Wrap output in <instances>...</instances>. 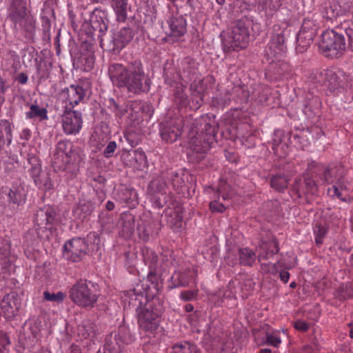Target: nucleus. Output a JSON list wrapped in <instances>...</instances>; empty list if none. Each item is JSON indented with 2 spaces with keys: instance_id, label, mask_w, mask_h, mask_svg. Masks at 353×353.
Wrapping results in <instances>:
<instances>
[{
  "instance_id": "nucleus-11",
  "label": "nucleus",
  "mask_w": 353,
  "mask_h": 353,
  "mask_svg": "<svg viewBox=\"0 0 353 353\" xmlns=\"http://www.w3.org/2000/svg\"><path fill=\"white\" fill-rule=\"evenodd\" d=\"M88 245L81 238H74L64 245L63 256L69 261L77 262L85 255Z\"/></svg>"
},
{
  "instance_id": "nucleus-50",
  "label": "nucleus",
  "mask_w": 353,
  "mask_h": 353,
  "mask_svg": "<svg viewBox=\"0 0 353 353\" xmlns=\"http://www.w3.org/2000/svg\"><path fill=\"white\" fill-rule=\"evenodd\" d=\"M261 267L262 270L265 272H268V273L274 274L277 272L276 264H270V263H261Z\"/></svg>"
},
{
  "instance_id": "nucleus-21",
  "label": "nucleus",
  "mask_w": 353,
  "mask_h": 353,
  "mask_svg": "<svg viewBox=\"0 0 353 353\" xmlns=\"http://www.w3.org/2000/svg\"><path fill=\"white\" fill-rule=\"evenodd\" d=\"M110 5L116 15L117 21L125 22L127 20L128 12L131 10L128 0H111Z\"/></svg>"
},
{
  "instance_id": "nucleus-35",
  "label": "nucleus",
  "mask_w": 353,
  "mask_h": 353,
  "mask_svg": "<svg viewBox=\"0 0 353 353\" xmlns=\"http://www.w3.org/2000/svg\"><path fill=\"white\" fill-rule=\"evenodd\" d=\"M319 28V23L316 22V19L307 18L304 19L300 31L303 32H311L316 34Z\"/></svg>"
},
{
  "instance_id": "nucleus-49",
  "label": "nucleus",
  "mask_w": 353,
  "mask_h": 353,
  "mask_svg": "<svg viewBox=\"0 0 353 353\" xmlns=\"http://www.w3.org/2000/svg\"><path fill=\"white\" fill-rule=\"evenodd\" d=\"M117 148V143L115 141H110L105 147L103 154L105 157L109 158L112 156Z\"/></svg>"
},
{
  "instance_id": "nucleus-36",
  "label": "nucleus",
  "mask_w": 353,
  "mask_h": 353,
  "mask_svg": "<svg viewBox=\"0 0 353 353\" xmlns=\"http://www.w3.org/2000/svg\"><path fill=\"white\" fill-rule=\"evenodd\" d=\"M339 168H343L341 165H332L330 166L324 173L323 179L327 184H334L337 181L338 173L331 172L334 170H339Z\"/></svg>"
},
{
  "instance_id": "nucleus-2",
  "label": "nucleus",
  "mask_w": 353,
  "mask_h": 353,
  "mask_svg": "<svg viewBox=\"0 0 353 353\" xmlns=\"http://www.w3.org/2000/svg\"><path fill=\"white\" fill-rule=\"evenodd\" d=\"M190 127L188 130V147L196 153H205L211 148L214 140V129L207 117H201L193 121L187 120Z\"/></svg>"
},
{
  "instance_id": "nucleus-31",
  "label": "nucleus",
  "mask_w": 353,
  "mask_h": 353,
  "mask_svg": "<svg viewBox=\"0 0 353 353\" xmlns=\"http://www.w3.org/2000/svg\"><path fill=\"white\" fill-rule=\"evenodd\" d=\"M240 263L251 266L256 260L255 253L250 248H244L239 250Z\"/></svg>"
},
{
  "instance_id": "nucleus-20",
  "label": "nucleus",
  "mask_w": 353,
  "mask_h": 353,
  "mask_svg": "<svg viewBox=\"0 0 353 353\" xmlns=\"http://www.w3.org/2000/svg\"><path fill=\"white\" fill-rule=\"evenodd\" d=\"M331 172L338 173V176L337 181H336L335 183L327 189V194L332 197H337L338 199L345 201L346 199L343 197V195L345 192L347 191V187L343 179L345 175V169L339 168L338 171L337 170H334Z\"/></svg>"
},
{
  "instance_id": "nucleus-22",
  "label": "nucleus",
  "mask_w": 353,
  "mask_h": 353,
  "mask_svg": "<svg viewBox=\"0 0 353 353\" xmlns=\"http://www.w3.org/2000/svg\"><path fill=\"white\" fill-rule=\"evenodd\" d=\"M19 307L17 300L13 296L9 294L3 296L1 302V309L6 319H11L14 317L17 314Z\"/></svg>"
},
{
  "instance_id": "nucleus-3",
  "label": "nucleus",
  "mask_w": 353,
  "mask_h": 353,
  "mask_svg": "<svg viewBox=\"0 0 353 353\" xmlns=\"http://www.w3.org/2000/svg\"><path fill=\"white\" fill-rule=\"evenodd\" d=\"M285 32V28L274 25L273 34L265 50L267 61L272 69L277 70L278 74H284L288 68V63L283 60L287 50Z\"/></svg>"
},
{
  "instance_id": "nucleus-30",
  "label": "nucleus",
  "mask_w": 353,
  "mask_h": 353,
  "mask_svg": "<svg viewBox=\"0 0 353 353\" xmlns=\"http://www.w3.org/2000/svg\"><path fill=\"white\" fill-rule=\"evenodd\" d=\"M27 119L37 117L40 121L48 119V111L45 108H41L37 104H32L30 106V110L26 113Z\"/></svg>"
},
{
  "instance_id": "nucleus-1",
  "label": "nucleus",
  "mask_w": 353,
  "mask_h": 353,
  "mask_svg": "<svg viewBox=\"0 0 353 353\" xmlns=\"http://www.w3.org/2000/svg\"><path fill=\"white\" fill-rule=\"evenodd\" d=\"M108 75L114 85L133 94L147 92L150 88V80L140 61H132L127 65L112 63L108 68Z\"/></svg>"
},
{
  "instance_id": "nucleus-5",
  "label": "nucleus",
  "mask_w": 353,
  "mask_h": 353,
  "mask_svg": "<svg viewBox=\"0 0 353 353\" xmlns=\"http://www.w3.org/2000/svg\"><path fill=\"white\" fill-rule=\"evenodd\" d=\"M253 21L248 18L237 21L223 39V45L228 50H238L245 48L250 38V29Z\"/></svg>"
},
{
  "instance_id": "nucleus-44",
  "label": "nucleus",
  "mask_w": 353,
  "mask_h": 353,
  "mask_svg": "<svg viewBox=\"0 0 353 353\" xmlns=\"http://www.w3.org/2000/svg\"><path fill=\"white\" fill-rule=\"evenodd\" d=\"M198 294V290H185L183 291L180 294V298L183 301H192L193 299H195Z\"/></svg>"
},
{
  "instance_id": "nucleus-16",
  "label": "nucleus",
  "mask_w": 353,
  "mask_h": 353,
  "mask_svg": "<svg viewBox=\"0 0 353 353\" xmlns=\"http://www.w3.org/2000/svg\"><path fill=\"white\" fill-rule=\"evenodd\" d=\"M133 341L132 335L125 327H120L114 336V342L105 344V350L109 353H121L125 345Z\"/></svg>"
},
{
  "instance_id": "nucleus-53",
  "label": "nucleus",
  "mask_w": 353,
  "mask_h": 353,
  "mask_svg": "<svg viewBox=\"0 0 353 353\" xmlns=\"http://www.w3.org/2000/svg\"><path fill=\"white\" fill-rule=\"evenodd\" d=\"M134 155L136 159H139L143 163L146 162V155L143 151L137 150L134 151Z\"/></svg>"
},
{
  "instance_id": "nucleus-9",
  "label": "nucleus",
  "mask_w": 353,
  "mask_h": 353,
  "mask_svg": "<svg viewBox=\"0 0 353 353\" xmlns=\"http://www.w3.org/2000/svg\"><path fill=\"white\" fill-rule=\"evenodd\" d=\"M56 212L50 206H45L37 210L35 215V226L39 238L44 236L46 230H51L54 225Z\"/></svg>"
},
{
  "instance_id": "nucleus-10",
  "label": "nucleus",
  "mask_w": 353,
  "mask_h": 353,
  "mask_svg": "<svg viewBox=\"0 0 353 353\" xmlns=\"http://www.w3.org/2000/svg\"><path fill=\"white\" fill-rule=\"evenodd\" d=\"M82 114L76 110L65 108L61 116L63 131L67 135H76L82 128Z\"/></svg>"
},
{
  "instance_id": "nucleus-60",
  "label": "nucleus",
  "mask_w": 353,
  "mask_h": 353,
  "mask_svg": "<svg viewBox=\"0 0 353 353\" xmlns=\"http://www.w3.org/2000/svg\"><path fill=\"white\" fill-rule=\"evenodd\" d=\"M114 208V204L113 202L110 201H108L106 203V208L108 210H113Z\"/></svg>"
},
{
  "instance_id": "nucleus-34",
  "label": "nucleus",
  "mask_w": 353,
  "mask_h": 353,
  "mask_svg": "<svg viewBox=\"0 0 353 353\" xmlns=\"http://www.w3.org/2000/svg\"><path fill=\"white\" fill-rule=\"evenodd\" d=\"M272 150L276 156L283 158L288 154V146L285 143L274 139L272 143Z\"/></svg>"
},
{
  "instance_id": "nucleus-57",
  "label": "nucleus",
  "mask_w": 353,
  "mask_h": 353,
  "mask_svg": "<svg viewBox=\"0 0 353 353\" xmlns=\"http://www.w3.org/2000/svg\"><path fill=\"white\" fill-rule=\"evenodd\" d=\"M313 103H314L316 106L319 105V100L318 97H312V101H308L306 103V107L312 109L314 106Z\"/></svg>"
},
{
  "instance_id": "nucleus-46",
  "label": "nucleus",
  "mask_w": 353,
  "mask_h": 353,
  "mask_svg": "<svg viewBox=\"0 0 353 353\" xmlns=\"http://www.w3.org/2000/svg\"><path fill=\"white\" fill-rule=\"evenodd\" d=\"M292 323L296 330L302 332L307 331L310 327V324L301 319H297Z\"/></svg>"
},
{
  "instance_id": "nucleus-26",
  "label": "nucleus",
  "mask_w": 353,
  "mask_h": 353,
  "mask_svg": "<svg viewBox=\"0 0 353 353\" xmlns=\"http://www.w3.org/2000/svg\"><path fill=\"white\" fill-rule=\"evenodd\" d=\"M328 225L323 219H316L313 223V233L316 244H321L327 233Z\"/></svg>"
},
{
  "instance_id": "nucleus-47",
  "label": "nucleus",
  "mask_w": 353,
  "mask_h": 353,
  "mask_svg": "<svg viewBox=\"0 0 353 353\" xmlns=\"http://www.w3.org/2000/svg\"><path fill=\"white\" fill-rule=\"evenodd\" d=\"M124 194L126 196H129V197L125 199V203H130L131 202L137 201L138 194L134 189H125Z\"/></svg>"
},
{
  "instance_id": "nucleus-43",
  "label": "nucleus",
  "mask_w": 353,
  "mask_h": 353,
  "mask_svg": "<svg viewBox=\"0 0 353 353\" xmlns=\"http://www.w3.org/2000/svg\"><path fill=\"white\" fill-rule=\"evenodd\" d=\"M88 241L92 244L91 250L92 251L97 250L100 244V239L96 232H91L88 235Z\"/></svg>"
},
{
  "instance_id": "nucleus-39",
  "label": "nucleus",
  "mask_w": 353,
  "mask_h": 353,
  "mask_svg": "<svg viewBox=\"0 0 353 353\" xmlns=\"http://www.w3.org/2000/svg\"><path fill=\"white\" fill-rule=\"evenodd\" d=\"M43 294L44 300L58 304L62 303L66 297V294L63 292L51 293L48 291H45Z\"/></svg>"
},
{
  "instance_id": "nucleus-58",
  "label": "nucleus",
  "mask_w": 353,
  "mask_h": 353,
  "mask_svg": "<svg viewBox=\"0 0 353 353\" xmlns=\"http://www.w3.org/2000/svg\"><path fill=\"white\" fill-rule=\"evenodd\" d=\"M305 184L307 186H309L310 188H312L316 186L315 182L310 178H306L305 179Z\"/></svg>"
},
{
  "instance_id": "nucleus-14",
  "label": "nucleus",
  "mask_w": 353,
  "mask_h": 353,
  "mask_svg": "<svg viewBox=\"0 0 353 353\" xmlns=\"http://www.w3.org/2000/svg\"><path fill=\"white\" fill-rule=\"evenodd\" d=\"M184 121L181 118L167 122L161 128V137L166 142H174L182 134Z\"/></svg>"
},
{
  "instance_id": "nucleus-28",
  "label": "nucleus",
  "mask_w": 353,
  "mask_h": 353,
  "mask_svg": "<svg viewBox=\"0 0 353 353\" xmlns=\"http://www.w3.org/2000/svg\"><path fill=\"white\" fill-rule=\"evenodd\" d=\"M321 14L327 20H333L341 15L335 2H325L321 6Z\"/></svg>"
},
{
  "instance_id": "nucleus-55",
  "label": "nucleus",
  "mask_w": 353,
  "mask_h": 353,
  "mask_svg": "<svg viewBox=\"0 0 353 353\" xmlns=\"http://www.w3.org/2000/svg\"><path fill=\"white\" fill-rule=\"evenodd\" d=\"M31 137V131L28 128H24L22 130L20 134V138L21 139L28 141Z\"/></svg>"
},
{
  "instance_id": "nucleus-32",
  "label": "nucleus",
  "mask_w": 353,
  "mask_h": 353,
  "mask_svg": "<svg viewBox=\"0 0 353 353\" xmlns=\"http://www.w3.org/2000/svg\"><path fill=\"white\" fill-rule=\"evenodd\" d=\"M170 353H198V351L196 345L183 341L173 345Z\"/></svg>"
},
{
  "instance_id": "nucleus-51",
  "label": "nucleus",
  "mask_w": 353,
  "mask_h": 353,
  "mask_svg": "<svg viewBox=\"0 0 353 353\" xmlns=\"http://www.w3.org/2000/svg\"><path fill=\"white\" fill-rule=\"evenodd\" d=\"M183 276H184L183 274H181L179 273H176L174 275H173V276H172L173 279L176 280V279H179V282L177 284L175 285V287L185 286L188 284V281L185 280L183 279Z\"/></svg>"
},
{
  "instance_id": "nucleus-25",
  "label": "nucleus",
  "mask_w": 353,
  "mask_h": 353,
  "mask_svg": "<svg viewBox=\"0 0 353 353\" xmlns=\"http://www.w3.org/2000/svg\"><path fill=\"white\" fill-rule=\"evenodd\" d=\"M134 34L131 28L124 27L114 33L113 40L117 48H123L133 38Z\"/></svg>"
},
{
  "instance_id": "nucleus-61",
  "label": "nucleus",
  "mask_w": 353,
  "mask_h": 353,
  "mask_svg": "<svg viewBox=\"0 0 353 353\" xmlns=\"http://www.w3.org/2000/svg\"><path fill=\"white\" fill-rule=\"evenodd\" d=\"M303 36H306V37L310 38L311 39H314V37L316 36L315 34L311 33V32H303Z\"/></svg>"
},
{
  "instance_id": "nucleus-27",
  "label": "nucleus",
  "mask_w": 353,
  "mask_h": 353,
  "mask_svg": "<svg viewBox=\"0 0 353 353\" xmlns=\"http://www.w3.org/2000/svg\"><path fill=\"white\" fill-rule=\"evenodd\" d=\"M12 125L7 120L0 121V152L3 148L5 143L8 145L12 143Z\"/></svg>"
},
{
  "instance_id": "nucleus-13",
  "label": "nucleus",
  "mask_w": 353,
  "mask_h": 353,
  "mask_svg": "<svg viewBox=\"0 0 353 353\" xmlns=\"http://www.w3.org/2000/svg\"><path fill=\"white\" fill-rule=\"evenodd\" d=\"M150 199L155 208H163L165 203V194L167 186L163 179H156L152 180L148 187Z\"/></svg>"
},
{
  "instance_id": "nucleus-29",
  "label": "nucleus",
  "mask_w": 353,
  "mask_h": 353,
  "mask_svg": "<svg viewBox=\"0 0 353 353\" xmlns=\"http://www.w3.org/2000/svg\"><path fill=\"white\" fill-rule=\"evenodd\" d=\"M77 332L81 339L92 338L95 333L94 325L89 321H85L79 325Z\"/></svg>"
},
{
  "instance_id": "nucleus-56",
  "label": "nucleus",
  "mask_w": 353,
  "mask_h": 353,
  "mask_svg": "<svg viewBox=\"0 0 353 353\" xmlns=\"http://www.w3.org/2000/svg\"><path fill=\"white\" fill-rule=\"evenodd\" d=\"M280 279L284 282L287 283L290 279V273L287 271H281L279 274Z\"/></svg>"
},
{
  "instance_id": "nucleus-7",
  "label": "nucleus",
  "mask_w": 353,
  "mask_h": 353,
  "mask_svg": "<svg viewBox=\"0 0 353 353\" xmlns=\"http://www.w3.org/2000/svg\"><path fill=\"white\" fill-rule=\"evenodd\" d=\"M319 46L325 57L332 59L340 57L346 49L344 36L333 30L322 33Z\"/></svg>"
},
{
  "instance_id": "nucleus-42",
  "label": "nucleus",
  "mask_w": 353,
  "mask_h": 353,
  "mask_svg": "<svg viewBox=\"0 0 353 353\" xmlns=\"http://www.w3.org/2000/svg\"><path fill=\"white\" fill-rule=\"evenodd\" d=\"M342 26L349 39V47L353 51V22L350 24L345 23Z\"/></svg>"
},
{
  "instance_id": "nucleus-8",
  "label": "nucleus",
  "mask_w": 353,
  "mask_h": 353,
  "mask_svg": "<svg viewBox=\"0 0 353 353\" xmlns=\"http://www.w3.org/2000/svg\"><path fill=\"white\" fill-rule=\"evenodd\" d=\"M167 7L169 10L167 23L170 28L168 36L172 41H175L186 32V20L179 14L176 7L174 10V5L168 4Z\"/></svg>"
},
{
  "instance_id": "nucleus-15",
  "label": "nucleus",
  "mask_w": 353,
  "mask_h": 353,
  "mask_svg": "<svg viewBox=\"0 0 353 353\" xmlns=\"http://www.w3.org/2000/svg\"><path fill=\"white\" fill-rule=\"evenodd\" d=\"M233 195L230 185L225 182H221L219 185L217 192L214 193V198L210 203V209L212 212H223L225 210L227 203H223L217 200L221 196L224 201H229Z\"/></svg>"
},
{
  "instance_id": "nucleus-59",
  "label": "nucleus",
  "mask_w": 353,
  "mask_h": 353,
  "mask_svg": "<svg viewBox=\"0 0 353 353\" xmlns=\"http://www.w3.org/2000/svg\"><path fill=\"white\" fill-rule=\"evenodd\" d=\"M70 353H80L81 350L78 345L72 344L70 347Z\"/></svg>"
},
{
  "instance_id": "nucleus-19",
  "label": "nucleus",
  "mask_w": 353,
  "mask_h": 353,
  "mask_svg": "<svg viewBox=\"0 0 353 353\" xmlns=\"http://www.w3.org/2000/svg\"><path fill=\"white\" fill-rule=\"evenodd\" d=\"M85 95V89L80 85H72L62 92V97L72 108L79 104Z\"/></svg>"
},
{
  "instance_id": "nucleus-40",
  "label": "nucleus",
  "mask_w": 353,
  "mask_h": 353,
  "mask_svg": "<svg viewBox=\"0 0 353 353\" xmlns=\"http://www.w3.org/2000/svg\"><path fill=\"white\" fill-rule=\"evenodd\" d=\"M203 100V94L201 90L194 92L191 98V101L190 102L192 103V104H190L191 108L197 110L201 105Z\"/></svg>"
},
{
  "instance_id": "nucleus-62",
  "label": "nucleus",
  "mask_w": 353,
  "mask_h": 353,
  "mask_svg": "<svg viewBox=\"0 0 353 353\" xmlns=\"http://www.w3.org/2000/svg\"><path fill=\"white\" fill-rule=\"evenodd\" d=\"M185 309L186 312H189L193 311L194 307L192 304H187L185 306Z\"/></svg>"
},
{
  "instance_id": "nucleus-45",
  "label": "nucleus",
  "mask_w": 353,
  "mask_h": 353,
  "mask_svg": "<svg viewBox=\"0 0 353 353\" xmlns=\"http://www.w3.org/2000/svg\"><path fill=\"white\" fill-rule=\"evenodd\" d=\"M267 343L274 347H278L281 343V339L276 332L267 334Z\"/></svg>"
},
{
  "instance_id": "nucleus-37",
  "label": "nucleus",
  "mask_w": 353,
  "mask_h": 353,
  "mask_svg": "<svg viewBox=\"0 0 353 353\" xmlns=\"http://www.w3.org/2000/svg\"><path fill=\"white\" fill-rule=\"evenodd\" d=\"M288 180L286 177L276 175L271 179V186L278 191H283L288 187Z\"/></svg>"
},
{
  "instance_id": "nucleus-12",
  "label": "nucleus",
  "mask_w": 353,
  "mask_h": 353,
  "mask_svg": "<svg viewBox=\"0 0 353 353\" xmlns=\"http://www.w3.org/2000/svg\"><path fill=\"white\" fill-rule=\"evenodd\" d=\"M28 12L26 0H10L8 18L14 23L15 28L17 26L22 27V23L27 18Z\"/></svg>"
},
{
  "instance_id": "nucleus-18",
  "label": "nucleus",
  "mask_w": 353,
  "mask_h": 353,
  "mask_svg": "<svg viewBox=\"0 0 353 353\" xmlns=\"http://www.w3.org/2000/svg\"><path fill=\"white\" fill-rule=\"evenodd\" d=\"M26 200V195L21 187H14L8 189L3 188L0 190V203L4 204L6 201L9 203L20 205Z\"/></svg>"
},
{
  "instance_id": "nucleus-64",
  "label": "nucleus",
  "mask_w": 353,
  "mask_h": 353,
  "mask_svg": "<svg viewBox=\"0 0 353 353\" xmlns=\"http://www.w3.org/2000/svg\"><path fill=\"white\" fill-rule=\"evenodd\" d=\"M259 353H271V350L270 349H263V350H261Z\"/></svg>"
},
{
  "instance_id": "nucleus-33",
  "label": "nucleus",
  "mask_w": 353,
  "mask_h": 353,
  "mask_svg": "<svg viewBox=\"0 0 353 353\" xmlns=\"http://www.w3.org/2000/svg\"><path fill=\"white\" fill-rule=\"evenodd\" d=\"M312 41V39L306 37V36H303V32L299 31V33L297 34L296 37V51L299 53L304 52L307 49V48L311 45Z\"/></svg>"
},
{
  "instance_id": "nucleus-38",
  "label": "nucleus",
  "mask_w": 353,
  "mask_h": 353,
  "mask_svg": "<svg viewBox=\"0 0 353 353\" xmlns=\"http://www.w3.org/2000/svg\"><path fill=\"white\" fill-rule=\"evenodd\" d=\"M35 185L43 190H50L53 188V183L48 174L41 175L39 179H35Z\"/></svg>"
},
{
  "instance_id": "nucleus-17",
  "label": "nucleus",
  "mask_w": 353,
  "mask_h": 353,
  "mask_svg": "<svg viewBox=\"0 0 353 353\" xmlns=\"http://www.w3.org/2000/svg\"><path fill=\"white\" fill-rule=\"evenodd\" d=\"M323 76L324 77V85L331 94H335L343 85L345 76L341 70L329 69L324 71Z\"/></svg>"
},
{
  "instance_id": "nucleus-54",
  "label": "nucleus",
  "mask_w": 353,
  "mask_h": 353,
  "mask_svg": "<svg viewBox=\"0 0 353 353\" xmlns=\"http://www.w3.org/2000/svg\"><path fill=\"white\" fill-rule=\"evenodd\" d=\"M28 75L23 72L19 73L17 77L16 81L20 84H26L28 81Z\"/></svg>"
},
{
  "instance_id": "nucleus-24",
  "label": "nucleus",
  "mask_w": 353,
  "mask_h": 353,
  "mask_svg": "<svg viewBox=\"0 0 353 353\" xmlns=\"http://www.w3.org/2000/svg\"><path fill=\"white\" fill-rule=\"evenodd\" d=\"M258 252V259L260 261L262 259H268L279 252L277 242L272 240L268 242H263L256 250Z\"/></svg>"
},
{
  "instance_id": "nucleus-4",
  "label": "nucleus",
  "mask_w": 353,
  "mask_h": 353,
  "mask_svg": "<svg viewBox=\"0 0 353 353\" xmlns=\"http://www.w3.org/2000/svg\"><path fill=\"white\" fill-rule=\"evenodd\" d=\"M154 301L140 306L137 310V321L140 330L149 337H158L161 334L160 327L161 310L154 307Z\"/></svg>"
},
{
  "instance_id": "nucleus-63",
  "label": "nucleus",
  "mask_w": 353,
  "mask_h": 353,
  "mask_svg": "<svg viewBox=\"0 0 353 353\" xmlns=\"http://www.w3.org/2000/svg\"><path fill=\"white\" fill-rule=\"evenodd\" d=\"M2 340L3 341V345L10 344V340L6 335H2Z\"/></svg>"
},
{
  "instance_id": "nucleus-41",
  "label": "nucleus",
  "mask_w": 353,
  "mask_h": 353,
  "mask_svg": "<svg viewBox=\"0 0 353 353\" xmlns=\"http://www.w3.org/2000/svg\"><path fill=\"white\" fill-rule=\"evenodd\" d=\"M0 256L3 259H8L11 256V245L9 241L3 240L1 243Z\"/></svg>"
},
{
  "instance_id": "nucleus-48",
  "label": "nucleus",
  "mask_w": 353,
  "mask_h": 353,
  "mask_svg": "<svg viewBox=\"0 0 353 353\" xmlns=\"http://www.w3.org/2000/svg\"><path fill=\"white\" fill-rule=\"evenodd\" d=\"M44 174L45 173H42L41 172V166L40 164H36L30 169V174L34 179V182H35V179H39L41 177V175Z\"/></svg>"
},
{
  "instance_id": "nucleus-6",
  "label": "nucleus",
  "mask_w": 353,
  "mask_h": 353,
  "mask_svg": "<svg viewBox=\"0 0 353 353\" xmlns=\"http://www.w3.org/2000/svg\"><path fill=\"white\" fill-rule=\"evenodd\" d=\"M98 294L92 283L87 280H79L70 289L69 297L81 307H93L98 300Z\"/></svg>"
},
{
  "instance_id": "nucleus-52",
  "label": "nucleus",
  "mask_w": 353,
  "mask_h": 353,
  "mask_svg": "<svg viewBox=\"0 0 353 353\" xmlns=\"http://www.w3.org/2000/svg\"><path fill=\"white\" fill-rule=\"evenodd\" d=\"M223 347L222 343L218 339L215 341L214 345H212V347L211 349L212 353H221L223 351Z\"/></svg>"
},
{
  "instance_id": "nucleus-23",
  "label": "nucleus",
  "mask_w": 353,
  "mask_h": 353,
  "mask_svg": "<svg viewBox=\"0 0 353 353\" xmlns=\"http://www.w3.org/2000/svg\"><path fill=\"white\" fill-rule=\"evenodd\" d=\"M144 263L150 270V274H155L161 272V268L158 265L157 256L152 250L144 248L142 250Z\"/></svg>"
}]
</instances>
